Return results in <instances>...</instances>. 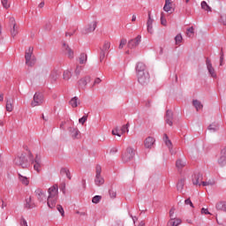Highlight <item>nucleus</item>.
Masks as SVG:
<instances>
[{
	"mask_svg": "<svg viewBox=\"0 0 226 226\" xmlns=\"http://www.w3.org/2000/svg\"><path fill=\"white\" fill-rule=\"evenodd\" d=\"M34 48L29 47L25 52L26 64L33 68L36 64V56H33Z\"/></svg>",
	"mask_w": 226,
	"mask_h": 226,
	"instance_id": "1",
	"label": "nucleus"
},
{
	"mask_svg": "<svg viewBox=\"0 0 226 226\" xmlns=\"http://www.w3.org/2000/svg\"><path fill=\"white\" fill-rule=\"evenodd\" d=\"M135 158V149L132 147H128L122 154V162L123 163H128L129 162H132Z\"/></svg>",
	"mask_w": 226,
	"mask_h": 226,
	"instance_id": "2",
	"label": "nucleus"
},
{
	"mask_svg": "<svg viewBox=\"0 0 226 226\" xmlns=\"http://www.w3.org/2000/svg\"><path fill=\"white\" fill-rule=\"evenodd\" d=\"M14 163L22 169H27V167H29L28 161L26 158V154H21L19 156H17L14 159Z\"/></svg>",
	"mask_w": 226,
	"mask_h": 226,
	"instance_id": "3",
	"label": "nucleus"
},
{
	"mask_svg": "<svg viewBox=\"0 0 226 226\" xmlns=\"http://www.w3.org/2000/svg\"><path fill=\"white\" fill-rule=\"evenodd\" d=\"M110 49V41H105L102 47L100 48L99 59L100 63H103V59L107 56V52H109Z\"/></svg>",
	"mask_w": 226,
	"mask_h": 226,
	"instance_id": "4",
	"label": "nucleus"
},
{
	"mask_svg": "<svg viewBox=\"0 0 226 226\" xmlns=\"http://www.w3.org/2000/svg\"><path fill=\"white\" fill-rule=\"evenodd\" d=\"M137 79L140 86H147V84H149L151 76L149 75V72H144L141 74H137Z\"/></svg>",
	"mask_w": 226,
	"mask_h": 226,
	"instance_id": "5",
	"label": "nucleus"
},
{
	"mask_svg": "<svg viewBox=\"0 0 226 226\" xmlns=\"http://www.w3.org/2000/svg\"><path fill=\"white\" fill-rule=\"evenodd\" d=\"M96 27H98V21H93L84 27L82 30V34H89V33H94Z\"/></svg>",
	"mask_w": 226,
	"mask_h": 226,
	"instance_id": "6",
	"label": "nucleus"
},
{
	"mask_svg": "<svg viewBox=\"0 0 226 226\" xmlns=\"http://www.w3.org/2000/svg\"><path fill=\"white\" fill-rule=\"evenodd\" d=\"M140 41H142V36L141 35H137L134 39L129 40L127 43L128 49H137L139 45L140 44Z\"/></svg>",
	"mask_w": 226,
	"mask_h": 226,
	"instance_id": "7",
	"label": "nucleus"
},
{
	"mask_svg": "<svg viewBox=\"0 0 226 226\" xmlns=\"http://www.w3.org/2000/svg\"><path fill=\"white\" fill-rule=\"evenodd\" d=\"M9 26L11 27V34L12 38H15L19 34V28L17 27V23L15 22V18L11 17L9 19Z\"/></svg>",
	"mask_w": 226,
	"mask_h": 226,
	"instance_id": "8",
	"label": "nucleus"
},
{
	"mask_svg": "<svg viewBox=\"0 0 226 226\" xmlns=\"http://www.w3.org/2000/svg\"><path fill=\"white\" fill-rule=\"evenodd\" d=\"M43 103V94L36 92L34 95V101L31 102L32 107H38Z\"/></svg>",
	"mask_w": 226,
	"mask_h": 226,
	"instance_id": "9",
	"label": "nucleus"
},
{
	"mask_svg": "<svg viewBox=\"0 0 226 226\" xmlns=\"http://www.w3.org/2000/svg\"><path fill=\"white\" fill-rule=\"evenodd\" d=\"M206 64H207V70L208 71L209 75L212 77V79H216V71L215 70V67H213V64L211 63V60L209 57L206 58Z\"/></svg>",
	"mask_w": 226,
	"mask_h": 226,
	"instance_id": "10",
	"label": "nucleus"
},
{
	"mask_svg": "<svg viewBox=\"0 0 226 226\" xmlns=\"http://www.w3.org/2000/svg\"><path fill=\"white\" fill-rule=\"evenodd\" d=\"M136 75H140L142 73H147V67L146 66V64L142 63V62H138L136 64Z\"/></svg>",
	"mask_w": 226,
	"mask_h": 226,
	"instance_id": "11",
	"label": "nucleus"
},
{
	"mask_svg": "<svg viewBox=\"0 0 226 226\" xmlns=\"http://www.w3.org/2000/svg\"><path fill=\"white\" fill-rule=\"evenodd\" d=\"M218 165L220 167H225L226 165V147L221 149V155L217 161Z\"/></svg>",
	"mask_w": 226,
	"mask_h": 226,
	"instance_id": "12",
	"label": "nucleus"
},
{
	"mask_svg": "<svg viewBox=\"0 0 226 226\" xmlns=\"http://www.w3.org/2000/svg\"><path fill=\"white\" fill-rule=\"evenodd\" d=\"M34 193L37 197V200H39L40 202H45V200H47V194L45 193V192H43V190L37 188Z\"/></svg>",
	"mask_w": 226,
	"mask_h": 226,
	"instance_id": "13",
	"label": "nucleus"
},
{
	"mask_svg": "<svg viewBox=\"0 0 226 226\" xmlns=\"http://www.w3.org/2000/svg\"><path fill=\"white\" fill-rule=\"evenodd\" d=\"M91 82V76H85L78 81L80 89H86V86Z\"/></svg>",
	"mask_w": 226,
	"mask_h": 226,
	"instance_id": "14",
	"label": "nucleus"
},
{
	"mask_svg": "<svg viewBox=\"0 0 226 226\" xmlns=\"http://www.w3.org/2000/svg\"><path fill=\"white\" fill-rule=\"evenodd\" d=\"M172 121H174V112H172L170 109H168L166 111L165 123L169 124V126H172L174 124Z\"/></svg>",
	"mask_w": 226,
	"mask_h": 226,
	"instance_id": "15",
	"label": "nucleus"
},
{
	"mask_svg": "<svg viewBox=\"0 0 226 226\" xmlns=\"http://www.w3.org/2000/svg\"><path fill=\"white\" fill-rule=\"evenodd\" d=\"M57 198L58 196H48L47 204L50 209H54V207H56V204H57Z\"/></svg>",
	"mask_w": 226,
	"mask_h": 226,
	"instance_id": "16",
	"label": "nucleus"
},
{
	"mask_svg": "<svg viewBox=\"0 0 226 226\" xmlns=\"http://www.w3.org/2000/svg\"><path fill=\"white\" fill-rule=\"evenodd\" d=\"M63 49H64V52L65 54H67L68 57L70 59H73V57H74L73 49H72V48H70V46L68 44H66V42L63 43Z\"/></svg>",
	"mask_w": 226,
	"mask_h": 226,
	"instance_id": "17",
	"label": "nucleus"
},
{
	"mask_svg": "<svg viewBox=\"0 0 226 226\" xmlns=\"http://www.w3.org/2000/svg\"><path fill=\"white\" fill-rule=\"evenodd\" d=\"M49 197H58L59 193V186L57 185H54L48 190Z\"/></svg>",
	"mask_w": 226,
	"mask_h": 226,
	"instance_id": "18",
	"label": "nucleus"
},
{
	"mask_svg": "<svg viewBox=\"0 0 226 226\" xmlns=\"http://www.w3.org/2000/svg\"><path fill=\"white\" fill-rule=\"evenodd\" d=\"M153 22H154V19L151 18V11H148V19L147 21V33L150 34H153Z\"/></svg>",
	"mask_w": 226,
	"mask_h": 226,
	"instance_id": "19",
	"label": "nucleus"
},
{
	"mask_svg": "<svg viewBox=\"0 0 226 226\" xmlns=\"http://www.w3.org/2000/svg\"><path fill=\"white\" fill-rule=\"evenodd\" d=\"M204 179V176L200 172H197L192 176V185L200 186V181Z\"/></svg>",
	"mask_w": 226,
	"mask_h": 226,
	"instance_id": "20",
	"label": "nucleus"
},
{
	"mask_svg": "<svg viewBox=\"0 0 226 226\" xmlns=\"http://www.w3.org/2000/svg\"><path fill=\"white\" fill-rule=\"evenodd\" d=\"M163 141L167 147H169L171 154H174V152L172 151V141L169 139V135H167L166 133L163 134Z\"/></svg>",
	"mask_w": 226,
	"mask_h": 226,
	"instance_id": "21",
	"label": "nucleus"
},
{
	"mask_svg": "<svg viewBox=\"0 0 226 226\" xmlns=\"http://www.w3.org/2000/svg\"><path fill=\"white\" fill-rule=\"evenodd\" d=\"M155 140L154 138L149 136L145 139V147H147V149H151V147H153V145L154 144Z\"/></svg>",
	"mask_w": 226,
	"mask_h": 226,
	"instance_id": "22",
	"label": "nucleus"
},
{
	"mask_svg": "<svg viewBox=\"0 0 226 226\" xmlns=\"http://www.w3.org/2000/svg\"><path fill=\"white\" fill-rule=\"evenodd\" d=\"M215 209L226 213V201H219L215 204Z\"/></svg>",
	"mask_w": 226,
	"mask_h": 226,
	"instance_id": "23",
	"label": "nucleus"
},
{
	"mask_svg": "<svg viewBox=\"0 0 226 226\" xmlns=\"http://www.w3.org/2000/svg\"><path fill=\"white\" fill-rule=\"evenodd\" d=\"M181 223H183V221L179 218H171L167 226H178L181 225Z\"/></svg>",
	"mask_w": 226,
	"mask_h": 226,
	"instance_id": "24",
	"label": "nucleus"
},
{
	"mask_svg": "<svg viewBox=\"0 0 226 226\" xmlns=\"http://www.w3.org/2000/svg\"><path fill=\"white\" fill-rule=\"evenodd\" d=\"M69 105L72 106V109H77V107L80 105V101L79 100V97L77 96L72 97L69 102Z\"/></svg>",
	"mask_w": 226,
	"mask_h": 226,
	"instance_id": "25",
	"label": "nucleus"
},
{
	"mask_svg": "<svg viewBox=\"0 0 226 226\" xmlns=\"http://www.w3.org/2000/svg\"><path fill=\"white\" fill-rule=\"evenodd\" d=\"M13 102H14L13 98L7 99L6 106H5V109H6L7 112H12L13 111Z\"/></svg>",
	"mask_w": 226,
	"mask_h": 226,
	"instance_id": "26",
	"label": "nucleus"
},
{
	"mask_svg": "<svg viewBox=\"0 0 226 226\" xmlns=\"http://www.w3.org/2000/svg\"><path fill=\"white\" fill-rule=\"evenodd\" d=\"M207 130H209V132H213L215 133V132H218V130H220V124L214 122L208 125Z\"/></svg>",
	"mask_w": 226,
	"mask_h": 226,
	"instance_id": "27",
	"label": "nucleus"
},
{
	"mask_svg": "<svg viewBox=\"0 0 226 226\" xmlns=\"http://www.w3.org/2000/svg\"><path fill=\"white\" fill-rule=\"evenodd\" d=\"M25 202L26 209H33L34 207H36V205H34V203H32L31 196L29 198H26L25 200Z\"/></svg>",
	"mask_w": 226,
	"mask_h": 226,
	"instance_id": "28",
	"label": "nucleus"
},
{
	"mask_svg": "<svg viewBox=\"0 0 226 226\" xmlns=\"http://www.w3.org/2000/svg\"><path fill=\"white\" fill-rule=\"evenodd\" d=\"M185 181H186L185 178H181L180 180H178L177 184V192H183V189L185 188Z\"/></svg>",
	"mask_w": 226,
	"mask_h": 226,
	"instance_id": "29",
	"label": "nucleus"
},
{
	"mask_svg": "<svg viewBox=\"0 0 226 226\" xmlns=\"http://www.w3.org/2000/svg\"><path fill=\"white\" fill-rule=\"evenodd\" d=\"M69 132L72 139H77V137H79V133H80V132H79V129L74 127H70Z\"/></svg>",
	"mask_w": 226,
	"mask_h": 226,
	"instance_id": "30",
	"label": "nucleus"
},
{
	"mask_svg": "<svg viewBox=\"0 0 226 226\" xmlns=\"http://www.w3.org/2000/svg\"><path fill=\"white\" fill-rule=\"evenodd\" d=\"M192 105L196 109L197 112L200 110V109H203L204 105H202V102L199 100H193L192 101Z\"/></svg>",
	"mask_w": 226,
	"mask_h": 226,
	"instance_id": "31",
	"label": "nucleus"
},
{
	"mask_svg": "<svg viewBox=\"0 0 226 226\" xmlns=\"http://www.w3.org/2000/svg\"><path fill=\"white\" fill-rule=\"evenodd\" d=\"M94 183L96 186H102V185L105 184V179L102 177V175L95 177Z\"/></svg>",
	"mask_w": 226,
	"mask_h": 226,
	"instance_id": "32",
	"label": "nucleus"
},
{
	"mask_svg": "<svg viewBox=\"0 0 226 226\" xmlns=\"http://www.w3.org/2000/svg\"><path fill=\"white\" fill-rule=\"evenodd\" d=\"M87 61V55L86 53H81L79 56V64H85Z\"/></svg>",
	"mask_w": 226,
	"mask_h": 226,
	"instance_id": "33",
	"label": "nucleus"
},
{
	"mask_svg": "<svg viewBox=\"0 0 226 226\" xmlns=\"http://www.w3.org/2000/svg\"><path fill=\"white\" fill-rule=\"evenodd\" d=\"M201 8L205 10V11H211V7L207 4L206 1L201 2Z\"/></svg>",
	"mask_w": 226,
	"mask_h": 226,
	"instance_id": "34",
	"label": "nucleus"
},
{
	"mask_svg": "<svg viewBox=\"0 0 226 226\" xmlns=\"http://www.w3.org/2000/svg\"><path fill=\"white\" fill-rule=\"evenodd\" d=\"M56 80H57V73L51 72V74L49 75V81L51 82V84H54V82H56Z\"/></svg>",
	"mask_w": 226,
	"mask_h": 226,
	"instance_id": "35",
	"label": "nucleus"
},
{
	"mask_svg": "<svg viewBox=\"0 0 226 226\" xmlns=\"http://www.w3.org/2000/svg\"><path fill=\"white\" fill-rule=\"evenodd\" d=\"M19 177L23 185H25L26 186L29 185V180L26 177H23L22 175L19 174Z\"/></svg>",
	"mask_w": 226,
	"mask_h": 226,
	"instance_id": "36",
	"label": "nucleus"
},
{
	"mask_svg": "<svg viewBox=\"0 0 226 226\" xmlns=\"http://www.w3.org/2000/svg\"><path fill=\"white\" fill-rule=\"evenodd\" d=\"M128 128H130V124L129 123L123 125L122 128H121V135H123V133H128V132H129Z\"/></svg>",
	"mask_w": 226,
	"mask_h": 226,
	"instance_id": "37",
	"label": "nucleus"
},
{
	"mask_svg": "<svg viewBox=\"0 0 226 226\" xmlns=\"http://www.w3.org/2000/svg\"><path fill=\"white\" fill-rule=\"evenodd\" d=\"M175 41H176V45H179V43L183 41V35H181V34H177L175 36Z\"/></svg>",
	"mask_w": 226,
	"mask_h": 226,
	"instance_id": "38",
	"label": "nucleus"
},
{
	"mask_svg": "<svg viewBox=\"0 0 226 226\" xmlns=\"http://www.w3.org/2000/svg\"><path fill=\"white\" fill-rule=\"evenodd\" d=\"M170 0H165V4H164V7H163V10L164 11H170Z\"/></svg>",
	"mask_w": 226,
	"mask_h": 226,
	"instance_id": "39",
	"label": "nucleus"
},
{
	"mask_svg": "<svg viewBox=\"0 0 226 226\" xmlns=\"http://www.w3.org/2000/svg\"><path fill=\"white\" fill-rule=\"evenodd\" d=\"M176 167L177 169H183V167H185V162H183V160L181 159L177 160Z\"/></svg>",
	"mask_w": 226,
	"mask_h": 226,
	"instance_id": "40",
	"label": "nucleus"
},
{
	"mask_svg": "<svg viewBox=\"0 0 226 226\" xmlns=\"http://www.w3.org/2000/svg\"><path fill=\"white\" fill-rule=\"evenodd\" d=\"M100 200H102V196H101V195H95V196L92 199L93 204H100Z\"/></svg>",
	"mask_w": 226,
	"mask_h": 226,
	"instance_id": "41",
	"label": "nucleus"
},
{
	"mask_svg": "<svg viewBox=\"0 0 226 226\" xmlns=\"http://www.w3.org/2000/svg\"><path fill=\"white\" fill-rule=\"evenodd\" d=\"M72 79V72L70 71L64 72V79L70 80Z\"/></svg>",
	"mask_w": 226,
	"mask_h": 226,
	"instance_id": "42",
	"label": "nucleus"
},
{
	"mask_svg": "<svg viewBox=\"0 0 226 226\" xmlns=\"http://www.w3.org/2000/svg\"><path fill=\"white\" fill-rule=\"evenodd\" d=\"M44 31L49 32L52 30V24L50 22H47L43 26Z\"/></svg>",
	"mask_w": 226,
	"mask_h": 226,
	"instance_id": "43",
	"label": "nucleus"
},
{
	"mask_svg": "<svg viewBox=\"0 0 226 226\" xmlns=\"http://www.w3.org/2000/svg\"><path fill=\"white\" fill-rule=\"evenodd\" d=\"M109 195L110 199H116V197L117 196V192L116 191H113L112 189H109Z\"/></svg>",
	"mask_w": 226,
	"mask_h": 226,
	"instance_id": "44",
	"label": "nucleus"
},
{
	"mask_svg": "<svg viewBox=\"0 0 226 226\" xmlns=\"http://www.w3.org/2000/svg\"><path fill=\"white\" fill-rule=\"evenodd\" d=\"M126 43H127L126 39H121V40H120V44H119V46H118V49H119L120 50L123 49H124V45H126Z\"/></svg>",
	"mask_w": 226,
	"mask_h": 226,
	"instance_id": "45",
	"label": "nucleus"
},
{
	"mask_svg": "<svg viewBox=\"0 0 226 226\" xmlns=\"http://www.w3.org/2000/svg\"><path fill=\"white\" fill-rule=\"evenodd\" d=\"M56 209L60 213L61 216H64V208H63V206L56 205Z\"/></svg>",
	"mask_w": 226,
	"mask_h": 226,
	"instance_id": "46",
	"label": "nucleus"
},
{
	"mask_svg": "<svg viewBox=\"0 0 226 226\" xmlns=\"http://www.w3.org/2000/svg\"><path fill=\"white\" fill-rule=\"evenodd\" d=\"M219 20L222 26H226V14H222Z\"/></svg>",
	"mask_w": 226,
	"mask_h": 226,
	"instance_id": "47",
	"label": "nucleus"
},
{
	"mask_svg": "<svg viewBox=\"0 0 226 226\" xmlns=\"http://www.w3.org/2000/svg\"><path fill=\"white\" fill-rule=\"evenodd\" d=\"M87 115H84L81 118L79 119V123L80 124H85L86 121H87Z\"/></svg>",
	"mask_w": 226,
	"mask_h": 226,
	"instance_id": "48",
	"label": "nucleus"
},
{
	"mask_svg": "<svg viewBox=\"0 0 226 226\" xmlns=\"http://www.w3.org/2000/svg\"><path fill=\"white\" fill-rule=\"evenodd\" d=\"M34 169L36 172H40V168L41 167V162H34Z\"/></svg>",
	"mask_w": 226,
	"mask_h": 226,
	"instance_id": "49",
	"label": "nucleus"
},
{
	"mask_svg": "<svg viewBox=\"0 0 226 226\" xmlns=\"http://www.w3.org/2000/svg\"><path fill=\"white\" fill-rule=\"evenodd\" d=\"M102 176V166L97 165L95 170V177Z\"/></svg>",
	"mask_w": 226,
	"mask_h": 226,
	"instance_id": "50",
	"label": "nucleus"
},
{
	"mask_svg": "<svg viewBox=\"0 0 226 226\" xmlns=\"http://www.w3.org/2000/svg\"><path fill=\"white\" fill-rule=\"evenodd\" d=\"M161 24L162 26H167V19L163 18V12L161 14Z\"/></svg>",
	"mask_w": 226,
	"mask_h": 226,
	"instance_id": "51",
	"label": "nucleus"
},
{
	"mask_svg": "<svg viewBox=\"0 0 226 226\" xmlns=\"http://www.w3.org/2000/svg\"><path fill=\"white\" fill-rule=\"evenodd\" d=\"M185 206H191L192 207H195L193 206V202H192V200H191L190 198H188V199H186V200H185Z\"/></svg>",
	"mask_w": 226,
	"mask_h": 226,
	"instance_id": "52",
	"label": "nucleus"
},
{
	"mask_svg": "<svg viewBox=\"0 0 226 226\" xmlns=\"http://www.w3.org/2000/svg\"><path fill=\"white\" fill-rule=\"evenodd\" d=\"M34 162L41 163V156L40 154H36L35 158L33 161V163H34Z\"/></svg>",
	"mask_w": 226,
	"mask_h": 226,
	"instance_id": "53",
	"label": "nucleus"
},
{
	"mask_svg": "<svg viewBox=\"0 0 226 226\" xmlns=\"http://www.w3.org/2000/svg\"><path fill=\"white\" fill-rule=\"evenodd\" d=\"M201 185L202 186H213V185H215V182H211V181H208V182H206V181H202L201 182Z\"/></svg>",
	"mask_w": 226,
	"mask_h": 226,
	"instance_id": "54",
	"label": "nucleus"
},
{
	"mask_svg": "<svg viewBox=\"0 0 226 226\" xmlns=\"http://www.w3.org/2000/svg\"><path fill=\"white\" fill-rule=\"evenodd\" d=\"M28 159L31 162V163H34L33 162H34V156L33 155L31 150H28Z\"/></svg>",
	"mask_w": 226,
	"mask_h": 226,
	"instance_id": "55",
	"label": "nucleus"
},
{
	"mask_svg": "<svg viewBox=\"0 0 226 226\" xmlns=\"http://www.w3.org/2000/svg\"><path fill=\"white\" fill-rule=\"evenodd\" d=\"M2 4L5 10H8L10 8V4H8V0H2Z\"/></svg>",
	"mask_w": 226,
	"mask_h": 226,
	"instance_id": "56",
	"label": "nucleus"
},
{
	"mask_svg": "<svg viewBox=\"0 0 226 226\" xmlns=\"http://www.w3.org/2000/svg\"><path fill=\"white\" fill-rule=\"evenodd\" d=\"M176 211V208L174 207H172L170 210V220H172V218H176L174 217V212Z\"/></svg>",
	"mask_w": 226,
	"mask_h": 226,
	"instance_id": "57",
	"label": "nucleus"
},
{
	"mask_svg": "<svg viewBox=\"0 0 226 226\" xmlns=\"http://www.w3.org/2000/svg\"><path fill=\"white\" fill-rule=\"evenodd\" d=\"M112 135H117V137H121V132H119V130L116 128L115 130L112 131Z\"/></svg>",
	"mask_w": 226,
	"mask_h": 226,
	"instance_id": "58",
	"label": "nucleus"
},
{
	"mask_svg": "<svg viewBox=\"0 0 226 226\" xmlns=\"http://www.w3.org/2000/svg\"><path fill=\"white\" fill-rule=\"evenodd\" d=\"M60 190L63 193H66V184L63 183L60 185Z\"/></svg>",
	"mask_w": 226,
	"mask_h": 226,
	"instance_id": "59",
	"label": "nucleus"
},
{
	"mask_svg": "<svg viewBox=\"0 0 226 226\" xmlns=\"http://www.w3.org/2000/svg\"><path fill=\"white\" fill-rule=\"evenodd\" d=\"M201 215H211V213H209V210L207 208H201Z\"/></svg>",
	"mask_w": 226,
	"mask_h": 226,
	"instance_id": "60",
	"label": "nucleus"
},
{
	"mask_svg": "<svg viewBox=\"0 0 226 226\" xmlns=\"http://www.w3.org/2000/svg\"><path fill=\"white\" fill-rule=\"evenodd\" d=\"M70 170H68L67 168H62L60 170V174L63 176L64 174H66Z\"/></svg>",
	"mask_w": 226,
	"mask_h": 226,
	"instance_id": "61",
	"label": "nucleus"
},
{
	"mask_svg": "<svg viewBox=\"0 0 226 226\" xmlns=\"http://www.w3.org/2000/svg\"><path fill=\"white\" fill-rule=\"evenodd\" d=\"M100 82H102V79L100 78H96L92 85V87H94V86H96V84H100Z\"/></svg>",
	"mask_w": 226,
	"mask_h": 226,
	"instance_id": "62",
	"label": "nucleus"
},
{
	"mask_svg": "<svg viewBox=\"0 0 226 226\" xmlns=\"http://www.w3.org/2000/svg\"><path fill=\"white\" fill-rule=\"evenodd\" d=\"M20 225L21 226H27V221H26L24 219V217H21Z\"/></svg>",
	"mask_w": 226,
	"mask_h": 226,
	"instance_id": "63",
	"label": "nucleus"
},
{
	"mask_svg": "<svg viewBox=\"0 0 226 226\" xmlns=\"http://www.w3.org/2000/svg\"><path fill=\"white\" fill-rule=\"evenodd\" d=\"M151 103H153V101L151 100H147L145 106L147 107V109H150L151 107Z\"/></svg>",
	"mask_w": 226,
	"mask_h": 226,
	"instance_id": "64",
	"label": "nucleus"
}]
</instances>
